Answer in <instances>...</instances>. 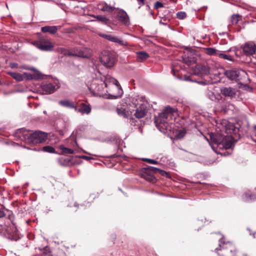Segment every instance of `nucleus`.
<instances>
[{"mask_svg": "<svg viewBox=\"0 0 256 256\" xmlns=\"http://www.w3.org/2000/svg\"><path fill=\"white\" fill-rule=\"evenodd\" d=\"M218 128L222 132H224L227 135L223 134L222 142L218 147L220 148H230L234 140L236 141L240 138L239 128L232 122L227 120H223L217 123Z\"/></svg>", "mask_w": 256, "mask_h": 256, "instance_id": "nucleus-1", "label": "nucleus"}, {"mask_svg": "<svg viewBox=\"0 0 256 256\" xmlns=\"http://www.w3.org/2000/svg\"><path fill=\"white\" fill-rule=\"evenodd\" d=\"M175 112L174 108L170 106L166 107L161 113V132L165 136L172 139L174 136V124H170L168 122L172 120L174 113Z\"/></svg>", "mask_w": 256, "mask_h": 256, "instance_id": "nucleus-2", "label": "nucleus"}, {"mask_svg": "<svg viewBox=\"0 0 256 256\" xmlns=\"http://www.w3.org/2000/svg\"><path fill=\"white\" fill-rule=\"evenodd\" d=\"M103 84L104 88H107L106 92L108 93L110 96L114 98L120 97L122 93V90L118 81L110 76L104 77Z\"/></svg>", "mask_w": 256, "mask_h": 256, "instance_id": "nucleus-3", "label": "nucleus"}, {"mask_svg": "<svg viewBox=\"0 0 256 256\" xmlns=\"http://www.w3.org/2000/svg\"><path fill=\"white\" fill-rule=\"evenodd\" d=\"M224 74L230 80H234L240 84L246 82L248 79L246 72L242 70H228Z\"/></svg>", "mask_w": 256, "mask_h": 256, "instance_id": "nucleus-4", "label": "nucleus"}, {"mask_svg": "<svg viewBox=\"0 0 256 256\" xmlns=\"http://www.w3.org/2000/svg\"><path fill=\"white\" fill-rule=\"evenodd\" d=\"M160 172V169L158 168L148 166L141 168L140 175L142 178H143L146 180L154 183L156 182V180L154 174Z\"/></svg>", "mask_w": 256, "mask_h": 256, "instance_id": "nucleus-5", "label": "nucleus"}, {"mask_svg": "<svg viewBox=\"0 0 256 256\" xmlns=\"http://www.w3.org/2000/svg\"><path fill=\"white\" fill-rule=\"evenodd\" d=\"M219 246L222 256H236L234 246L230 242H224L222 240L220 241Z\"/></svg>", "mask_w": 256, "mask_h": 256, "instance_id": "nucleus-6", "label": "nucleus"}, {"mask_svg": "<svg viewBox=\"0 0 256 256\" xmlns=\"http://www.w3.org/2000/svg\"><path fill=\"white\" fill-rule=\"evenodd\" d=\"M47 138L46 133L41 131H36L28 136V140L30 143L38 144L44 142Z\"/></svg>", "mask_w": 256, "mask_h": 256, "instance_id": "nucleus-7", "label": "nucleus"}, {"mask_svg": "<svg viewBox=\"0 0 256 256\" xmlns=\"http://www.w3.org/2000/svg\"><path fill=\"white\" fill-rule=\"evenodd\" d=\"M101 62L106 67L111 68L114 66L115 62L114 55L110 51H104L100 56Z\"/></svg>", "mask_w": 256, "mask_h": 256, "instance_id": "nucleus-8", "label": "nucleus"}, {"mask_svg": "<svg viewBox=\"0 0 256 256\" xmlns=\"http://www.w3.org/2000/svg\"><path fill=\"white\" fill-rule=\"evenodd\" d=\"M32 44L38 48L44 51L52 50L54 47L49 40L43 38H40L38 40L33 42Z\"/></svg>", "mask_w": 256, "mask_h": 256, "instance_id": "nucleus-9", "label": "nucleus"}, {"mask_svg": "<svg viewBox=\"0 0 256 256\" xmlns=\"http://www.w3.org/2000/svg\"><path fill=\"white\" fill-rule=\"evenodd\" d=\"M210 67L207 64H196L193 68V74L199 76H208L210 74Z\"/></svg>", "mask_w": 256, "mask_h": 256, "instance_id": "nucleus-10", "label": "nucleus"}, {"mask_svg": "<svg viewBox=\"0 0 256 256\" xmlns=\"http://www.w3.org/2000/svg\"><path fill=\"white\" fill-rule=\"evenodd\" d=\"M116 18L122 24L127 25L129 23V18L128 14L123 10H118L116 13Z\"/></svg>", "mask_w": 256, "mask_h": 256, "instance_id": "nucleus-11", "label": "nucleus"}, {"mask_svg": "<svg viewBox=\"0 0 256 256\" xmlns=\"http://www.w3.org/2000/svg\"><path fill=\"white\" fill-rule=\"evenodd\" d=\"M147 112V106L144 104H141L138 108H136L134 116L138 118H144Z\"/></svg>", "mask_w": 256, "mask_h": 256, "instance_id": "nucleus-12", "label": "nucleus"}, {"mask_svg": "<svg viewBox=\"0 0 256 256\" xmlns=\"http://www.w3.org/2000/svg\"><path fill=\"white\" fill-rule=\"evenodd\" d=\"M100 36L104 38L107 40L110 41L118 43L121 45L126 46L128 44L127 42L122 40L110 34H100Z\"/></svg>", "mask_w": 256, "mask_h": 256, "instance_id": "nucleus-13", "label": "nucleus"}, {"mask_svg": "<svg viewBox=\"0 0 256 256\" xmlns=\"http://www.w3.org/2000/svg\"><path fill=\"white\" fill-rule=\"evenodd\" d=\"M222 133L211 132L209 134L210 140L212 143L216 144L218 147L220 144V142H222Z\"/></svg>", "mask_w": 256, "mask_h": 256, "instance_id": "nucleus-14", "label": "nucleus"}, {"mask_svg": "<svg viewBox=\"0 0 256 256\" xmlns=\"http://www.w3.org/2000/svg\"><path fill=\"white\" fill-rule=\"evenodd\" d=\"M91 88L94 91L98 94H100L102 92L104 89L102 80L100 82V83L98 80L94 81L91 85Z\"/></svg>", "mask_w": 256, "mask_h": 256, "instance_id": "nucleus-15", "label": "nucleus"}, {"mask_svg": "<svg viewBox=\"0 0 256 256\" xmlns=\"http://www.w3.org/2000/svg\"><path fill=\"white\" fill-rule=\"evenodd\" d=\"M220 92L225 96L233 98L236 94L234 88L230 87H224L221 88Z\"/></svg>", "mask_w": 256, "mask_h": 256, "instance_id": "nucleus-16", "label": "nucleus"}, {"mask_svg": "<svg viewBox=\"0 0 256 256\" xmlns=\"http://www.w3.org/2000/svg\"><path fill=\"white\" fill-rule=\"evenodd\" d=\"M42 89L44 94H50L54 92L56 88V86L52 84L48 83L42 86Z\"/></svg>", "mask_w": 256, "mask_h": 256, "instance_id": "nucleus-17", "label": "nucleus"}, {"mask_svg": "<svg viewBox=\"0 0 256 256\" xmlns=\"http://www.w3.org/2000/svg\"><path fill=\"white\" fill-rule=\"evenodd\" d=\"M243 51L246 55H252L256 52L255 46L252 43H246L244 46Z\"/></svg>", "mask_w": 256, "mask_h": 256, "instance_id": "nucleus-18", "label": "nucleus"}, {"mask_svg": "<svg viewBox=\"0 0 256 256\" xmlns=\"http://www.w3.org/2000/svg\"><path fill=\"white\" fill-rule=\"evenodd\" d=\"M70 56L88 58V55L81 49L74 48L70 50Z\"/></svg>", "mask_w": 256, "mask_h": 256, "instance_id": "nucleus-19", "label": "nucleus"}, {"mask_svg": "<svg viewBox=\"0 0 256 256\" xmlns=\"http://www.w3.org/2000/svg\"><path fill=\"white\" fill-rule=\"evenodd\" d=\"M78 110L82 114H89L91 112V107L89 104L82 103L80 104Z\"/></svg>", "mask_w": 256, "mask_h": 256, "instance_id": "nucleus-20", "label": "nucleus"}, {"mask_svg": "<svg viewBox=\"0 0 256 256\" xmlns=\"http://www.w3.org/2000/svg\"><path fill=\"white\" fill-rule=\"evenodd\" d=\"M41 30L43 32H49L51 34H54L58 31L56 26H45L41 28Z\"/></svg>", "mask_w": 256, "mask_h": 256, "instance_id": "nucleus-21", "label": "nucleus"}, {"mask_svg": "<svg viewBox=\"0 0 256 256\" xmlns=\"http://www.w3.org/2000/svg\"><path fill=\"white\" fill-rule=\"evenodd\" d=\"M136 55L137 60L139 62H142L149 57L148 53L142 51L137 52Z\"/></svg>", "mask_w": 256, "mask_h": 256, "instance_id": "nucleus-22", "label": "nucleus"}, {"mask_svg": "<svg viewBox=\"0 0 256 256\" xmlns=\"http://www.w3.org/2000/svg\"><path fill=\"white\" fill-rule=\"evenodd\" d=\"M116 112L119 116H122L124 118H128L129 116L128 111L126 110L124 108L122 107L117 108H116Z\"/></svg>", "mask_w": 256, "mask_h": 256, "instance_id": "nucleus-23", "label": "nucleus"}, {"mask_svg": "<svg viewBox=\"0 0 256 256\" xmlns=\"http://www.w3.org/2000/svg\"><path fill=\"white\" fill-rule=\"evenodd\" d=\"M59 104L61 106L65 107L70 108H75L76 110H77V108L74 106V103L69 100H62L58 102Z\"/></svg>", "mask_w": 256, "mask_h": 256, "instance_id": "nucleus-24", "label": "nucleus"}, {"mask_svg": "<svg viewBox=\"0 0 256 256\" xmlns=\"http://www.w3.org/2000/svg\"><path fill=\"white\" fill-rule=\"evenodd\" d=\"M8 74L18 82H21L24 80L23 76L20 73L15 72H8Z\"/></svg>", "mask_w": 256, "mask_h": 256, "instance_id": "nucleus-25", "label": "nucleus"}, {"mask_svg": "<svg viewBox=\"0 0 256 256\" xmlns=\"http://www.w3.org/2000/svg\"><path fill=\"white\" fill-rule=\"evenodd\" d=\"M205 52L210 56H218L219 53L218 50L212 48H204Z\"/></svg>", "mask_w": 256, "mask_h": 256, "instance_id": "nucleus-26", "label": "nucleus"}, {"mask_svg": "<svg viewBox=\"0 0 256 256\" xmlns=\"http://www.w3.org/2000/svg\"><path fill=\"white\" fill-rule=\"evenodd\" d=\"M242 18V16L238 14H232L231 17V22L232 24H236Z\"/></svg>", "mask_w": 256, "mask_h": 256, "instance_id": "nucleus-27", "label": "nucleus"}, {"mask_svg": "<svg viewBox=\"0 0 256 256\" xmlns=\"http://www.w3.org/2000/svg\"><path fill=\"white\" fill-rule=\"evenodd\" d=\"M94 17L98 20L99 22H100L104 24H108L110 20L105 16L101 15L94 16Z\"/></svg>", "mask_w": 256, "mask_h": 256, "instance_id": "nucleus-28", "label": "nucleus"}, {"mask_svg": "<svg viewBox=\"0 0 256 256\" xmlns=\"http://www.w3.org/2000/svg\"><path fill=\"white\" fill-rule=\"evenodd\" d=\"M59 148L62 150L61 154H72L74 153V151L72 149L65 148L62 145L60 146Z\"/></svg>", "mask_w": 256, "mask_h": 256, "instance_id": "nucleus-29", "label": "nucleus"}, {"mask_svg": "<svg viewBox=\"0 0 256 256\" xmlns=\"http://www.w3.org/2000/svg\"><path fill=\"white\" fill-rule=\"evenodd\" d=\"M218 56L220 58H224V60H226L230 61H234V58L224 53L219 52L218 54Z\"/></svg>", "mask_w": 256, "mask_h": 256, "instance_id": "nucleus-30", "label": "nucleus"}, {"mask_svg": "<svg viewBox=\"0 0 256 256\" xmlns=\"http://www.w3.org/2000/svg\"><path fill=\"white\" fill-rule=\"evenodd\" d=\"M42 150L44 152H48V153H56L55 152L54 148L53 147H52L51 146H44L42 148Z\"/></svg>", "mask_w": 256, "mask_h": 256, "instance_id": "nucleus-31", "label": "nucleus"}, {"mask_svg": "<svg viewBox=\"0 0 256 256\" xmlns=\"http://www.w3.org/2000/svg\"><path fill=\"white\" fill-rule=\"evenodd\" d=\"M115 9V8L108 6L106 4H105L101 10L103 12H112Z\"/></svg>", "mask_w": 256, "mask_h": 256, "instance_id": "nucleus-32", "label": "nucleus"}, {"mask_svg": "<svg viewBox=\"0 0 256 256\" xmlns=\"http://www.w3.org/2000/svg\"><path fill=\"white\" fill-rule=\"evenodd\" d=\"M57 51L64 55V56H70V50H68V49H66L65 48H58L57 50Z\"/></svg>", "mask_w": 256, "mask_h": 256, "instance_id": "nucleus-33", "label": "nucleus"}, {"mask_svg": "<svg viewBox=\"0 0 256 256\" xmlns=\"http://www.w3.org/2000/svg\"><path fill=\"white\" fill-rule=\"evenodd\" d=\"M70 161H71V160L69 159L68 158H58V162H59L60 164L61 165H63V166H66V165L68 164L70 162Z\"/></svg>", "mask_w": 256, "mask_h": 256, "instance_id": "nucleus-34", "label": "nucleus"}, {"mask_svg": "<svg viewBox=\"0 0 256 256\" xmlns=\"http://www.w3.org/2000/svg\"><path fill=\"white\" fill-rule=\"evenodd\" d=\"M184 62L188 66H190L196 62L195 60L193 58H190L188 57H184L183 58Z\"/></svg>", "mask_w": 256, "mask_h": 256, "instance_id": "nucleus-35", "label": "nucleus"}, {"mask_svg": "<svg viewBox=\"0 0 256 256\" xmlns=\"http://www.w3.org/2000/svg\"><path fill=\"white\" fill-rule=\"evenodd\" d=\"M177 18L180 20H183L186 17V14L183 12H180L176 14Z\"/></svg>", "mask_w": 256, "mask_h": 256, "instance_id": "nucleus-36", "label": "nucleus"}, {"mask_svg": "<svg viewBox=\"0 0 256 256\" xmlns=\"http://www.w3.org/2000/svg\"><path fill=\"white\" fill-rule=\"evenodd\" d=\"M142 160L144 162H148L149 164H157L158 162L152 159H149L146 158H144L142 159Z\"/></svg>", "mask_w": 256, "mask_h": 256, "instance_id": "nucleus-37", "label": "nucleus"}, {"mask_svg": "<svg viewBox=\"0 0 256 256\" xmlns=\"http://www.w3.org/2000/svg\"><path fill=\"white\" fill-rule=\"evenodd\" d=\"M161 176L166 177L170 178H171L170 174L169 172H166L164 170H161Z\"/></svg>", "mask_w": 256, "mask_h": 256, "instance_id": "nucleus-38", "label": "nucleus"}, {"mask_svg": "<svg viewBox=\"0 0 256 256\" xmlns=\"http://www.w3.org/2000/svg\"><path fill=\"white\" fill-rule=\"evenodd\" d=\"M252 196L248 192H246L243 196V198L244 200H248L249 199H251Z\"/></svg>", "mask_w": 256, "mask_h": 256, "instance_id": "nucleus-39", "label": "nucleus"}, {"mask_svg": "<svg viewBox=\"0 0 256 256\" xmlns=\"http://www.w3.org/2000/svg\"><path fill=\"white\" fill-rule=\"evenodd\" d=\"M154 123L158 129L160 130V122H159L158 118L156 116L154 118Z\"/></svg>", "mask_w": 256, "mask_h": 256, "instance_id": "nucleus-40", "label": "nucleus"}, {"mask_svg": "<svg viewBox=\"0 0 256 256\" xmlns=\"http://www.w3.org/2000/svg\"><path fill=\"white\" fill-rule=\"evenodd\" d=\"M184 80L186 81H190L197 83H200V82L198 81L192 80L190 76H186L184 78Z\"/></svg>", "mask_w": 256, "mask_h": 256, "instance_id": "nucleus-41", "label": "nucleus"}, {"mask_svg": "<svg viewBox=\"0 0 256 256\" xmlns=\"http://www.w3.org/2000/svg\"><path fill=\"white\" fill-rule=\"evenodd\" d=\"M5 216L4 208H0V218Z\"/></svg>", "mask_w": 256, "mask_h": 256, "instance_id": "nucleus-42", "label": "nucleus"}, {"mask_svg": "<svg viewBox=\"0 0 256 256\" xmlns=\"http://www.w3.org/2000/svg\"><path fill=\"white\" fill-rule=\"evenodd\" d=\"M154 8L156 9H158V8H160V1H157L155 3V4H154Z\"/></svg>", "mask_w": 256, "mask_h": 256, "instance_id": "nucleus-43", "label": "nucleus"}, {"mask_svg": "<svg viewBox=\"0 0 256 256\" xmlns=\"http://www.w3.org/2000/svg\"><path fill=\"white\" fill-rule=\"evenodd\" d=\"M146 0H138V2L140 6H142L144 4Z\"/></svg>", "mask_w": 256, "mask_h": 256, "instance_id": "nucleus-44", "label": "nucleus"}, {"mask_svg": "<svg viewBox=\"0 0 256 256\" xmlns=\"http://www.w3.org/2000/svg\"><path fill=\"white\" fill-rule=\"evenodd\" d=\"M98 196V194H92L90 195V197L92 198V199H94L96 198H97Z\"/></svg>", "mask_w": 256, "mask_h": 256, "instance_id": "nucleus-45", "label": "nucleus"}, {"mask_svg": "<svg viewBox=\"0 0 256 256\" xmlns=\"http://www.w3.org/2000/svg\"><path fill=\"white\" fill-rule=\"evenodd\" d=\"M18 64L16 63H12L10 64V66L12 68H18Z\"/></svg>", "mask_w": 256, "mask_h": 256, "instance_id": "nucleus-46", "label": "nucleus"}, {"mask_svg": "<svg viewBox=\"0 0 256 256\" xmlns=\"http://www.w3.org/2000/svg\"><path fill=\"white\" fill-rule=\"evenodd\" d=\"M252 134L256 136V126H254L253 128Z\"/></svg>", "mask_w": 256, "mask_h": 256, "instance_id": "nucleus-47", "label": "nucleus"}, {"mask_svg": "<svg viewBox=\"0 0 256 256\" xmlns=\"http://www.w3.org/2000/svg\"><path fill=\"white\" fill-rule=\"evenodd\" d=\"M82 158H84V159H85L86 160H89L90 159H92V158L91 157H90V156H82Z\"/></svg>", "mask_w": 256, "mask_h": 256, "instance_id": "nucleus-48", "label": "nucleus"}, {"mask_svg": "<svg viewBox=\"0 0 256 256\" xmlns=\"http://www.w3.org/2000/svg\"><path fill=\"white\" fill-rule=\"evenodd\" d=\"M160 24H162L166 25L167 24V22H162V20H161Z\"/></svg>", "mask_w": 256, "mask_h": 256, "instance_id": "nucleus-49", "label": "nucleus"}, {"mask_svg": "<svg viewBox=\"0 0 256 256\" xmlns=\"http://www.w3.org/2000/svg\"><path fill=\"white\" fill-rule=\"evenodd\" d=\"M74 206L78 207V204H77L75 203L74 204Z\"/></svg>", "mask_w": 256, "mask_h": 256, "instance_id": "nucleus-50", "label": "nucleus"}, {"mask_svg": "<svg viewBox=\"0 0 256 256\" xmlns=\"http://www.w3.org/2000/svg\"><path fill=\"white\" fill-rule=\"evenodd\" d=\"M160 6H161V8L163 7V4H162V2H161V4H160Z\"/></svg>", "mask_w": 256, "mask_h": 256, "instance_id": "nucleus-51", "label": "nucleus"}, {"mask_svg": "<svg viewBox=\"0 0 256 256\" xmlns=\"http://www.w3.org/2000/svg\"><path fill=\"white\" fill-rule=\"evenodd\" d=\"M215 250H216V251L217 252H218V248H216Z\"/></svg>", "mask_w": 256, "mask_h": 256, "instance_id": "nucleus-52", "label": "nucleus"}, {"mask_svg": "<svg viewBox=\"0 0 256 256\" xmlns=\"http://www.w3.org/2000/svg\"><path fill=\"white\" fill-rule=\"evenodd\" d=\"M200 228H198V229H197V230H198H198H200Z\"/></svg>", "mask_w": 256, "mask_h": 256, "instance_id": "nucleus-53", "label": "nucleus"}]
</instances>
